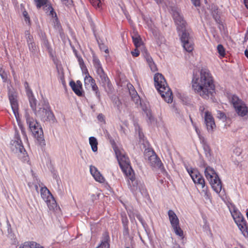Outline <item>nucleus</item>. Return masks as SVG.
<instances>
[{"instance_id":"1","label":"nucleus","mask_w":248,"mask_h":248,"mask_svg":"<svg viewBox=\"0 0 248 248\" xmlns=\"http://www.w3.org/2000/svg\"><path fill=\"white\" fill-rule=\"evenodd\" d=\"M191 85L195 93L203 99L212 98L215 93L214 78L208 69H201L199 76L194 74Z\"/></svg>"},{"instance_id":"2","label":"nucleus","mask_w":248,"mask_h":248,"mask_svg":"<svg viewBox=\"0 0 248 248\" xmlns=\"http://www.w3.org/2000/svg\"><path fill=\"white\" fill-rule=\"evenodd\" d=\"M113 150L119 166L126 177L129 187L133 192L137 191L138 189V182L136 179L135 173L131 166L128 157L122 149L115 146Z\"/></svg>"},{"instance_id":"3","label":"nucleus","mask_w":248,"mask_h":248,"mask_svg":"<svg viewBox=\"0 0 248 248\" xmlns=\"http://www.w3.org/2000/svg\"><path fill=\"white\" fill-rule=\"evenodd\" d=\"M154 82L156 89L164 100L168 103H172V93L164 76L160 73L155 74L154 76Z\"/></svg>"},{"instance_id":"4","label":"nucleus","mask_w":248,"mask_h":248,"mask_svg":"<svg viewBox=\"0 0 248 248\" xmlns=\"http://www.w3.org/2000/svg\"><path fill=\"white\" fill-rule=\"evenodd\" d=\"M204 174L214 190L217 193H219L221 190L222 184L214 169L209 166L206 167Z\"/></svg>"},{"instance_id":"5","label":"nucleus","mask_w":248,"mask_h":248,"mask_svg":"<svg viewBox=\"0 0 248 248\" xmlns=\"http://www.w3.org/2000/svg\"><path fill=\"white\" fill-rule=\"evenodd\" d=\"M11 145L12 150L15 153L17 154L19 158L23 161H26L28 159L27 152L23 145L18 132H16L15 133L14 140L12 141Z\"/></svg>"},{"instance_id":"6","label":"nucleus","mask_w":248,"mask_h":248,"mask_svg":"<svg viewBox=\"0 0 248 248\" xmlns=\"http://www.w3.org/2000/svg\"><path fill=\"white\" fill-rule=\"evenodd\" d=\"M26 120L29 128L32 133L34 137L38 140H43V129L36 120L31 117L28 114H26Z\"/></svg>"},{"instance_id":"7","label":"nucleus","mask_w":248,"mask_h":248,"mask_svg":"<svg viewBox=\"0 0 248 248\" xmlns=\"http://www.w3.org/2000/svg\"><path fill=\"white\" fill-rule=\"evenodd\" d=\"M35 114L44 122H46L50 123H54L55 122V116L49 106L39 108L37 111H35Z\"/></svg>"},{"instance_id":"8","label":"nucleus","mask_w":248,"mask_h":248,"mask_svg":"<svg viewBox=\"0 0 248 248\" xmlns=\"http://www.w3.org/2000/svg\"><path fill=\"white\" fill-rule=\"evenodd\" d=\"M186 169L194 184L201 187L202 189V192L205 194L207 187L205 186V180L202 175L196 169L188 167Z\"/></svg>"},{"instance_id":"9","label":"nucleus","mask_w":248,"mask_h":248,"mask_svg":"<svg viewBox=\"0 0 248 248\" xmlns=\"http://www.w3.org/2000/svg\"><path fill=\"white\" fill-rule=\"evenodd\" d=\"M232 104L236 113L242 117L246 116L248 113V108L246 104L236 95H232L231 98Z\"/></svg>"},{"instance_id":"10","label":"nucleus","mask_w":248,"mask_h":248,"mask_svg":"<svg viewBox=\"0 0 248 248\" xmlns=\"http://www.w3.org/2000/svg\"><path fill=\"white\" fill-rule=\"evenodd\" d=\"M42 198L47 204L50 210H54L57 207L56 202L50 191L46 187H42L40 189Z\"/></svg>"},{"instance_id":"11","label":"nucleus","mask_w":248,"mask_h":248,"mask_svg":"<svg viewBox=\"0 0 248 248\" xmlns=\"http://www.w3.org/2000/svg\"><path fill=\"white\" fill-rule=\"evenodd\" d=\"M172 16L176 24L177 25V30L179 31H181L182 32L186 31V23L184 19V17L180 11L178 10L173 11Z\"/></svg>"},{"instance_id":"12","label":"nucleus","mask_w":248,"mask_h":248,"mask_svg":"<svg viewBox=\"0 0 248 248\" xmlns=\"http://www.w3.org/2000/svg\"><path fill=\"white\" fill-rule=\"evenodd\" d=\"M180 39L184 48L187 52H192L194 49V44L190 40L189 34L186 31L182 32Z\"/></svg>"},{"instance_id":"13","label":"nucleus","mask_w":248,"mask_h":248,"mask_svg":"<svg viewBox=\"0 0 248 248\" xmlns=\"http://www.w3.org/2000/svg\"><path fill=\"white\" fill-rule=\"evenodd\" d=\"M204 118L208 131H213L216 127V124L211 113L209 111H206L204 113Z\"/></svg>"},{"instance_id":"14","label":"nucleus","mask_w":248,"mask_h":248,"mask_svg":"<svg viewBox=\"0 0 248 248\" xmlns=\"http://www.w3.org/2000/svg\"><path fill=\"white\" fill-rule=\"evenodd\" d=\"M93 62L96 72L100 78L101 77L106 74L103 69L101 62L96 56H93Z\"/></svg>"},{"instance_id":"15","label":"nucleus","mask_w":248,"mask_h":248,"mask_svg":"<svg viewBox=\"0 0 248 248\" xmlns=\"http://www.w3.org/2000/svg\"><path fill=\"white\" fill-rule=\"evenodd\" d=\"M69 85L76 94L78 96L82 95V85L80 81L77 80L76 83L74 81H71Z\"/></svg>"},{"instance_id":"16","label":"nucleus","mask_w":248,"mask_h":248,"mask_svg":"<svg viewBox=\"0 0 248 248\" xmlns=\"http://www.w3.org/2000/svg\"><path fill=\"white\" fill-rule=\"evenodd\" d=\"M228 207L234 222H238L240 219L244 217L240 212L233 204H230Z\"/></svg>"},{"instance_id":"17","label":"nucleus","mask_w":248,"mask_h":248,"mask_svg":"<svg viewBox=\"0 0 248 248\" xmlns=\"http://www.w3.org/2000/svg\"><path fill=\"white\" fill-rule=\"evenodd\" d=\"M9 99L10 102L11 108L16 119L19 117L18 104L16 97L13 94L9 96Z\"/></svg>"},{"instance_id":"18","label":"nucleus","mask_w":248,"mask_h":248,"mask_svg":"<svg viewBox=\"0 0 248 248\" xmlns=\"http://www.w3.org/2000/svg\"><path fill=\"white\" fill-rule=\"evenodd\" d=\"M90 170L91 174L96 181L101 183L105 182V179L104 177L98 170L95 167L91 166L90 168Z\"/></svg>"},{"instance_id":"19","label":"nucleus","mask_w":248,"mask_h":248,"mask_svg":"<svg viewBox=\"0 0 248 248\" xmlns=\"http://www.w3.org/2000/svg\"><path fill=\"white\" fill-rule=\"evenodd\" d=\"M235 222L243 235L245 237L248 236V227L245 218L243 217L240 219L238 222Z\"/></svg>"},{"instance_id":"20","label":"nucleus","mask_w":248,"mask_h":248,"mask_svg":"<svg viewBox=\"0 0 248 248\" xmlns=\"http://www.w3.org/2000/svg\"><path fill=\"white\" fill-rule=\"evenodd\" d=\"M99 79L101 83L102 84V86L106 90H107V88L109 91L112 90L113 87L107 74H106L103 76L99 78Z\"/></svg>"},{"instance_id":"21","label":"nucleus","mask_w":248,"mask_h":248,"mask_svg":"<svg viewBox=\"0 0 248 248\" xmlns=\"http://www.w3.org/2000/svg\"><path fill=\"white\" fill-rule=\"evenodd\" d=\"M168 214L172 228L180 224L179 220L174 211L171 210H169Z\"/></svg>"},{"instance_id":"22","label":"nucleus","mask_w":248,"mask_h":248,"mask_svg":"<svg viewBox=\"0 0 248 248\" xmlns=\"http://www.w3.org/2000/svg\"><path fill=\"white\" fill-rule=\"evenodd\" d=\"M19 248H44L39 244L33 241H27L21 244Z\"/></svg>"},{"instance_id":"23","label":"nucleus","mask_w":248,"mask_h":248,"mask_svg":"<svg viewBox=\"0 0 248 248\" xmlns=\"http://www.w3.org/2000/svg\"><path fill=\"white\" fill-rule=\"evenodd\" d=\"M29 90L30 93L27 95L29 97L30 105L34 113H35V111H37L36 110L37 100L33 95V93L31 90Z\"/></svg>"},{"instance_id":"24","label":"nucleus","mask_w":248,"mask_h":248,"mask_svg":"<svg viewBox=\"0 0 248 248\" xmlns=\"http://www.w3.org/2000/svg\"><path fill=\"white\" fill-rule=\"evenodd\" d=\"M44 10L48 15L51 16L52 17H55L56 20H58L57 14L51 5H46L44 7Z\"/></svg>"},{"instance_id":"25","label":"nucleus","mask_w":248,"mask_h":248,"mask_svg":"<svg viewBox=\"0 0 248 248\" xmlns=\"http://www.w3.org/2000/svg\"><path fill=\"white\" fill-rule=\"evenodd\" d=\"M130 94H131L132 100L137 104L140 103V99L139 95L138 94L136 91L135 90H130Z\"/></svg>"},{"instance_id":"26","label":"nucleus","mask_w":248,"mask_h":248,"mask_svg":"<svg viewBox=\"0 0 248 248\" xmlns=\"http://www.w3.org/2000/svg\"><path fill=\"white\" fill-rule=\"evenodd\" d=\"M173 232L175 234L178 236L181 239H183L185 237L184 232L180 226V224L177 226L172 228Z\"/></svg>"},{"instance_id":"27","label":"nucleus","mask_w":248,"mask_h":248,"mask_svg":"<svg viewBox=\"0 0 248 248\" xmlns=\"http://www.w3.org/2000/svg\"><path fill=\"white\" fill-rule=\"evenodd\" d=\"M89 143L91 146L93 151L94 152H96L98 149V142L96 139L93 137H91L89 138Z\"/></svg>"},{"instance_id":"28","label":"nucleus","mask_w":248,"mask_h":248,"mask_svg":"<svg viewBox=\"0 0 248 248\" xmlns=\"http://www.w3.org/2000/svg\"><path fill=\"white\" fill-rule=\"evenodd\" d=\"M133 42L135 47L137 48L140 47L142 45V40L139 35H136L135 36H132Z\"/></svg>"},{"instance_id":"29","label":"nucleus","mask_w":248,"mask_h":248,"mask_svg":"<svg viewBox=\"0 0 248 248\" xmlns=\"http://www.w3.org/2000/svg\"><path fill=\"white\" fill-rule=\"evenodd\" d=\"M109 236L106 235L104 239L102 241L101 244L96 248H109V244L108 243Z\"/></svg>"},{"instance_id":"30","label":"nucleus","mask_w":248,"mask_h":248,"mask_svg":"<svg viewBox=\"0 0 248 248\" xmlns=\"http://www.w3.org/2000/svg\"><path fill=\"white\" fill-rule=\"evenodd\" d=\"M28 46L29 51L32 54H35L38 52H39V48L38 47L35 45V42L29 44Z\"/></svg>"},{"instance_id":"31","label":"nucleus","mask_w":248,"mask_h":248,"mask_svg":"<svg viewBox=\"0 0 248 248\" xmlns=\"http://www.w3.org/2000/svg\"><path fill=\"white\" fill-rule=\"evenodd\" d=\"M113 103L114 107L117 108L120 112H121L123 108V104L120 99L118 97L115 98L113 100Z\"/></svg>"},{"instance_id":"32","label":"nucleus","mask_w":248,"mask_h":248,"mask_svg":"<svg viewBox=\"0 0 248 248\" xmlns=\"http://www.w3.org/2000/svg\"><path fill=\"white\" fill-rule=\"evenodd\" d=\"M0 76L3 82H8V73L3 69L2 67L1 66H0Z\"/></svg>"},{"instance_id":"33","label":"nucleus","mask_w":248,"mask_h":248,"mask_svg":"<svg viewBox=\"0 0 248 248\" xmlns=\"http://www.w3.org/2000/svg\"><path fill=\"white\" fill-rule=\"evenodd\" d=\"M25 34L28 45L34 42L33 37L32 35L30 34L29 31H26L25 32Z\"/></svg>"},{"instance_id":"34","label":"nucleus","mask_w":248,"mask_h":248,"mask_svg":"<svg viewBox=\"0 0 248 248\" xmlns=\"http://www.w3.org/2000/svg\"><path fill=\"white\" fill-rule=\"evenodd\" d=\"M94 79L89 75L87 72L84 78L85 85H90L91 83H93Z\"/></svg>"},{"instance_id":"35","label":"nucleus","mask_w":248,"mask_h":248,"mask_svg":"<svg viewBox=\"0 0 248 248\" xmlns=\"http://www.w3.org/2000/svg\"><path fill=\"white\" fill-rule=\"evenodd\" d=\"M217 52L219 53V55L221 57H224L225 56V50L223 46L219 44L217 46Z\"/></svg>"},{"instance_id":"36","label":"nucleus","mask_w":248,"mask_h":248,"mask_svg":"<svg viewBox=\"0 0 248 248\" xmlns=\"http://www.w3.org/2000/svg\"><path fill=\"white\" fill-rule=\"evenodd\" d=\"M37 8H40L41 7L46 5L47 0H34Z\"/></svg>"},{"instance_id":"37","label":"nucleus","mask_w":248,"mask_h":248,"mask_svg":"<svg viewBox=\"0 0 248 248\" xmlns=\"http://www.w3.org/2000/svg\"><path fill=\"white\" fill-rule=\"evenodd\" d=\"M93 87H92V90L94 92L95 96L100 100L101 97L100 93L99 91L98 87L96 84H93Z\"/></svg>"},{"instance_id":"38","label":"nucleus","mask_w":248,"mask_h":248,"mask_svg":"<svg viewBox=\"0 0 248 248\" xmlns=\"http://www.w3.org/2000/svg\"><path fill=\"white\" fill-rule=\"evenodd\" d=\"M89 1L92 5L95 8H99L101 5V0H89Z\"/></svg>"},{"instance_id":"39","label":"nucleus","mask_w":248,"mask_h":248,"mask_svg":"<svg viewBox=\"0 0 248 248\" xmlns=\"http://www.w3.org/2000/svg\"><path fill=\"white\" fill-rule=\"evenodd\" d=\"M42 44L46 48H48L49 44L48 40L46 39V35L44 34L42 37Z\"/></svg>"},{"instance_id":"40","label":"nucleus","mask_w":248,"mask_h":248,"mask_svg":"<svg viewBox=\"0 0 248 248\" xmlns=\"http://www.w3.org/2000/svg\"><path fill=\"white\" fill-rule=\"evenodd\" d=\"M150 160V161H152V160H154V162H155V164H153V163H152V165H158L159 164V162H160V161H159V159L158 158H157L156 156H151L150 157V158H149Z\"/></svg>"},{"instance_id":"41","label":"nucleus","mask_w":248,"mask_h":248,"mask_svg":"<svg viewBox=\"0 0 248 248\" xmlns=\"http://www.w3.org/2000/svg\"><path fill=\"white\" fill-rule=\"evenodd\" d=\"M242 152V149L240 147H237L233 150V153L237 156H239Z\"/></svg>"},{"instance_id":"42","label":"nucleus","mask_w":248,"mask_h":248,"mask_svg":"<svg viewBox=\"0 0 248 248\" xmlns=\"http://www.w3.org/2000/svg\"><path fill=\"white\" fill-rule=\"evenodd\" d=\"M149 66L153 72H155L157 70V67L154 62H152V63H149Z\"/></svg>"},{"instance_id":"43","label":"nucleus","mask_w":248,"mask_h":248,"mask_svg":"<svg viewBox=\"0 0 248 248\" xmlns=\"http://www.w3.org/2000/svg\"><path fill=\"white\" fill-rule=\"evenodd\" d=\"M23 16L25 18V20L26 22H28L30 23V18L28 15V14L27 11H24L23 13Z\"/></svg>"},{"instance_id":"44","label":"nucleus","mask_w":248,"mask_h":248,"mask_svg":"<svg viewBox=\"0 0 248 248\" xmlns=\"http://www.w3.org/2000/svg\"><path fill=\"white\" fill-rule=\"evenodd\" d=\"M145 59L146 60L147 62L149 64L150 63H152V62H153V59L152 57L148 54H146L145 56Z\"/></svg>"},{"instance_id":"45","label":"nucleus","mask_w":248,"mask_h":248,"mask_svg":"<svg viewBox=\"0 0 248 248\" xmlns=\"http://www.w3.org/2000/svg\"><path fill=\"white\" fill-rule=\"evenodd\" d=\"M63 4L68 6L72 4V0H61Z\"/></svg>"},{"instance_id":"46","label":"nucleus","mask_w":248,"mask_h":248,"mask_svg":"<svg viewBox=\"0 0 248 248\" xmlns=\"http://www.w3.org/2000/svg\"><path fill=\"white\" fill-rule=\"evenodd\" d=\"M131 53L133 56L138 57L140 55V51L136 48L134 51L131 52Z\"/></svg>"},{"instance_id":"47","label":"nucleus","mask_w":248,"mask_h":248,"mask_svg":"<svg viewBox=\"0 0 248 248\" xmlns=\"http://www.w3.org/2000/svg\"><path fill=\"white\" fill-rule=\"evenodd\" d=\"M24 86H25V89L26 90L27 94H30V90H31V89L29 87V85L28 83L27 82H25V83H24Z\"/></svg>"},{"instance_id":"48","label":"nucleus","mask_w":248,"mask_h":248,"mask_svg":"<svg viewBox=\"0 0 248 248\" xmlns=\"http://www.w3.org/2000/svg\"><path fill=\"white\" fill-rule=\"evenodd\" d=\"M157 4L164 3L165 5H167L168 0H155Z\"/></svg>"},{"instance_id":"49","label":"nucleus","mask_w":248,"mask_h":248,"mask_svg":"<svg viewBox=\"0 0 248 248\" xmlns=\"http://www.w3.org/2000/svg\"><path fill=\"white\" fill-rule=\"evenodd\" d=\"M191 1L195 6H199L200 5V0H191Z\"/></svg>"},{"instance_id":"50","label":"nucleus","mask_w":248,"mask_h":248,"mask_svg":"<svg viewBox=\"0 0 248 248\" xmlns=\"http://www.w3.org/2000/svg\"><path fill=\"white\" fill-rule=\"evenodd\" d=\"M136 217L138 219V220L142 223V224H143L144 223V220L142 218V217H141V216L140 214H138V215H136Z\"/></svg>"},{"instance_id":"51","label":"nucleus","mask_w":248,"mask_h":248,"mask_svg":"<svg viewBox=\"0 0 248 248\" xmlns=\"http://www.w3.org/2000/svg\"><path fill=\"white\" fill-rule=\"evenodd\" d=\"M103 47H104L105 49H104V51L106 53H108L109 51H108V48H106V47L104 46L103 44H102V45H100V48L101 49H102L103 48Z\"/></svg>"},{"instance_id":"52","label":"nucleus","mask_w":248,"mask_h":248,"mask_svg":"<svg viewBox=\"0 0 248 248\" xmlns=\"http://www.w3.org/2000/svg\"><path fill=\"white\" fill-rule=\"evenodd\" d=\"M98 119L100 121H104V116L102 114L100 113L97 116Z\"/></svg>"},{"instance_id":"53","label":"nucleus","mask_w":248,"mask_h":248,"mask_svg":"<svg viewBox=\"0 0 248 248\" xmlns=\"http://www.w3.org/2000/svg\"><path fill=\"white\" fill-rule=\"evenodd\" d=\"M204 109H205V108L203 106H201L199 108V110L201 113H203Z\"/></svg>"},{"instance_id":"54","label":"nucleus","mask_w":248,"mask_h":248,"mask_svg":"<svg viewBox=\"0 0 248 248\" xmlns=\"http://www.w3.org/2000/svg\"><path fill=\"white\" fill-rule=\"evenodd\" d=\"M218 114H219V116L218 117H219V118H223L224 117H225V115L224 113L219 112Z\"/></svg>"},{"instance_id":"55","label":"nucleus","mask_w":248,"mask_h":248,"mask_svg":"<svg viewBox=\"0 0 248 248\" xmlns=\"http://www.w3.org/2000/svg\"><path fill=\"white\" fill-rule=\"evenodd\" d=\"M245 6L248 9V0H244Z\"/></svg>"},{"instance_id":"56","label":"nucleus","mask_w":248,"mask_h":248,"mask_svg":"<svg viewBox=\"0 0 248 248\" xmlns=\"http://www.w3.org/2000/svg\"><path fill=\"white\" fill-rule=\"evenodd\" d=\"M78 61L80 65H81L82 63L83 64V61L82 59H79Z\"/></svg>"},{"instance_id":"57","label":"nucleus","mask_w":248,"mask_h":248,"mask_svg":"<svg viewBox=\"0 0 248 248\" xmlns=\"http://www.w3.org/2000/svg\"><path fill=\"white\" fill-rule=\"evenodd\" d=\"M94 84H96V83H95V80H94V81H93V83H91V84H90V86H91V87H93V85Z\"/></svg>"},{"instance_id":"58","label":"nucleus","mask_w":248,"mask_h":248,"mask_svg":"<svg viewBox=\"0 0 248 248\" xmlns=\"http://www.w3.org/2000/svg\"><path fill=\"white\" fill-rule=\"evenodd\" d=\"M195 130H196V132L198 133V128L196 127V126H195Z\"/></svg>"},{"instance_id":"59","label":"nucleus","mask_w":248,"mask_h":248,"mask_svg":"<svg viewBox=\"0 0 248 248\" xmlns=\"http://www.w3.org/2000/svg\"><path fill=\"white\" fill-rule=\"evenodd\" d=\"M190 120H191V122L192 124L194 125L193 122V121H192L191 118H190Z\"/></svg>"},{"instance_id":"60","label":"nucleus","mask_w":248,"mask_h":248,"mask_svg":"<svg viewBox=\"0 0 248 248\" xmlns=\"http://www.w3.org/2000/svg\"><path fill=\"white\" fill-rule=\"evenodd\" d=\"M139 136H140V138H141L142 135L140 134V132H139Z\"/></svg>"},{"instance_id":"61","label":"nucleus","mask_w":248,"mask_h":248,"mask_svg":"<svg viewBox=\"0 0 248 248\" xmlns=\"http://www.w3.org/2000/svg\"><path fill=\"white\" fill-rule=\"evenodd\" d=\"M246 216H247V217L248 219V211L247 212Z\"/></svg>"},{"instance_id":"62","label":"nucleus","mask_w":248,"mask_h":248,"mask_svg":"<svg viewBox=\"0 0 248 248\" xmlns=\"http://www.w3.org/2000/svg\"><path fill=\"white\" fill-rule=\"evenodd\" d=\"M125 248H130L129 247H126Z\"/></svg>"},{"instance_id":"63","label":"nucleus","mask_w":248,"mask_h":248,"mask_svg":"<svg viewBox=\"0 0 248 248\" xmlns=\"http://www.w3.org/2000/svg\"><path fill=\"white\" fill-rule=\"evenodd\" d=\"M238 248L235 247V248Z\"/></svg>"}]
</instances>
